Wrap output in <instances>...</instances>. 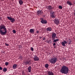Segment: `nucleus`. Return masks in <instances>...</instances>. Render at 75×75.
<instances>
[{"mask_svg": "<svg viewBox=\"0 0 75 75\" xmlns=\"http://www.w3.org/2000/svg\"><path fill=\"white\" fill-rule=\"evenodd\" d=\"M7 33L6 26L3 24L0 26V34L2 35H5Z\"/></svg>", "mask_w": 75, "mask_h": 75, "instance_id": "f257e3e1", "label": "nucleus"}, {"mask_svg": "<svg viewBox=\"0 0 75 75\" xmlns=\"http://www.w3.org/2000/svg\"><path fill=\"white\" fill-rule=\"evenodd\" d=\"M60 71L62 74H67L69 71V68L68 67L65 65H63Z\"/></svg>", "mask_w": 75, "mask_h": 75, "instance_id": "f03ea898", "label": "nucleus"}, {"mask_svg": "<svg viewBox=\"0 0 75 75\" xmlns=\"http://www.w3.org/2000/svg\"><path fill=\"white\" fill-rule=\"evenodd\" d=\"M50 62L52 64H54L57 61V58L56 57H53L51 59L49 60Z\"/></svg>", "mask_w": 75, "mask_h": 75, "instance_id": "7ed1b4c3", "label": "nucleus"}, {"mask_svg": "<svg viewBox=\"0 0 75 75\" xmlns=\"http://www.w3.org/2000/svg\"><path fill=\"white\" fill-rule=\"evenodd\" d=\"M40 20H41L40 22L42 24H47L48 22H47V21L46 20H44L43 18H40Z\"/></svg>", "mask_w": 75, "mask_h": 75, "instance_id": "20e7f679", "label": "nucleus"}, {"mask_svg": "<svg viewBox=\"0 0 75 75\" xmlns=\"http://www.w3.org/2000/svg\"><path fill=\"white\" fill-rule=\"evenodd\" d=\"M54 8L51 6H49L47 7V9L48 11L49 12L52 11V10H53Z\"/></svg>", "mask_w": 75, "mask_h": 75, "instance_id": "39448f33", "label": "nucleus"}, {"mask_svg": "<svg viewBox=\"0 0 75 75\" xmlns=\"http://www.w3.org/2000/svg\"><path fill=\"white\" fill-rule=\"evenodd\" d=\"M54 22L57 25H58L59 24V21L58 19L55 18L54 20Z\"/></svg>", "mask_w": 75, "mask_h": 75, "instance_id": "423d86ee", "label": "nucleus"}, {"mask_svg": "<svg viewBox=\"0 0 75 75\" xmlns=\"http://www.w3.org/2000/svg\"><path fill=\"white\" fill-rule=\"evenodd\" d=\"M50 16L52 18H55V16H54V12L53 11H51L50 12Z\"/></svg>", "mask_w": 75, "mask_h": 75, "instance_id": "0eeeda50", "label": "nucleus"}, {"mask_svg": "<svg viewBox=\"0 0 75 75\" xmlns=\"http://www.w3.org/2000/svg\"><path fill=\"white\" fill-rule=\"evenodd\" d=\"M56 34L54 33H52V40L55 39V38L56 37Z\"/></svg>", "mask_w": 75, "mask_h": 75, "instance_id": "6e6552de", "label": "nucleus"}, {"mask_svg": "<svg viewBox=\"0 0 75 75\" xmlns=\"http://www.w3.org/2000/svg\"><path fill=\"white\" fill-rule=\"evenodd\" d=\"M67 41L64 40L63 42H62L61 43V44L63 46H66V45H65L67 44Z\"/></svg>", "mask_w": 75, "mask_h": 75, "instance_id": "1a4fd4ad", "label": "nucleus"}, {"mask_svg": "<svg viewBox=\"0 0 75 75\" xmlns=\"http://www.w3.org/2000/svg\"><path fill=\"white\" fill-rule=\"evenodd\" d=\"M31 61H26L25 62V65H30V64H31Z\"/></svg>", "mask_w": 75, "mask_h": 75, "instance_id": "9d476101", "label": "nucleus"}, {"mask_svg": "<svg viewBox=\"0 0 75 75\" xmlns=\"http://www.w3.org/2000/svg\"><path fill=\"white\" fill-rule=\"evenodd\" d=\"M67 4L69 5L70 6H72L73 5V4L70 1H67Z\"/></svg>", "mask_w": 75, "mask_h": 75, "instance_id": "9b49d317", "label": "nucleus"}, {"mask_svg": "<svg viewBox=\"0 0 75 75\" xmlns=\"http://www.w3.org/2000/svg\"><path fill=\"white\" fill-rule=\"evenodd\" d=\"M52 29L51 27H49L46 28V31L47 32L49 31V32L52 31Z\"/></svg>", "mask_w": 75, "mask_h": 75, "instance_id": "f8f14e48", "label": "nucleus"}, {"mask_svg": "<svg viewBox=\"0 0 75 75\" xmlns=\"http://www.w3.org/2000/svg\"><path fill=\"white\" fill-rule=\"evenodd\" d=\"M48 75H54V74L52 71H48Z\"/></svg>", "mask_w": 75, "mask_h": 75, "instance_id": "ddd939ff", "label": "nucleus"}, {"mask_svg": "<svg viewBox=\"0 0 75 75\" xmlns=\"http://www.w3.org/2000/svg\"><path fill=\"white\" fill-rule=\"evenodd\" d=\"M29 32L31 33H33L34 32V29H31L29 30Z\"/></svg>", "mask_w": 75, "mask_h": 75, "instance_id": "4468645a", "label": "nucleus"}, {"mask_svg": "<svg viewBox=\"0 0 75 75\" xmlns=\"http://www.w3.org/2000/svg\"><path fill=\"white\" fill-rule=\"evenodd\" d=\"M19 3L20 5H22L23 4V2L22 0H19Z\"/></svg>", "mask_w": 75, "mask_h": 75, "instance_id": "2eb2a0df", "label": "nucleus"}, {"mask_svg": "<svg viewBox=\"0 0 75 75\" xmlns=\"http://www.w3.org/2000/svg\"><path fill=\"white\" fill-rule=\"evenodd\" d=\"M17 67V64H13V69H16Z\"/></svg>", "mask_w": 75, "mask_h": 75, "instance_id": "dca6fc26", "label": "nucleus"}, {"mask_svg": "<svg viewBox=\"0 0 75 75\" xmlns=\"http://www.w3.org/2000/svg\"><path fill=\"white\" fill-rule=\"evenodd\" d=\"M42 13V11H38V15H41Z\"/></svg>", "mask_w": 75, "mask_h": 75, "instance_id": "f3484780", "label": "nucleus"}, {"mask_svg": "<svg viewBox=\"0 0 75 75\" xmlns=\"http://www.w3.org/2000/svg\"><path fill=\"white\" fill-rule=\"evenodd\" d=\"M52 40H54L53 42H56L57 41H59V40L58 39H52Z\"/></svg>", "mask_w": 75, "mask_h": 75, "instance_id": "a211bd4d", "label": "nucleus"}, {"mask_svg": "<svg viewBox=\"0 0 75 75\" xmlns=\"http://www.w3.org/2000/svg\"><path fill=\"white\" fill-rule=\"evenodd\" d=\"M28 70L29 72H31V66H30L28 67Z\"/></svg>", "mask_w": 75, "mask_h": 75, "instance_id": "6ab92c4d", "label": "nucleus"}, {"mask_svg": "<svg viewBox=\"0 0 75 75\" xmlns=\"http://www.w3.org/2000/svg\"><path fill=\"white\" fill-rule=\"evenodd\" d=\"M34 60L35 61H38V57L36 56H35L34 57Z\"/></svg>", "mask_w": 75, "mask_h": 75, "instance_id": "aec40b11", "label": "nucleus"}, {"mask_svg": "<svg viewBox=\"0 0 75 75\" xmlns=\"http://www.w3.org/2000/svg\"><path fill=\"white\" fill-rule=\"evenodd\" d=\"M10 21H11V23H13L15 21V19H14V18H12Z\"/></svg>", "mask_w": 75, "mask_h": 75, "instance_id": "412c9836", "label": "nucleus"}, {"mask_svg": "<svg viewBox=\"0 0 75 75\" xmlns=\"http://www.w3.org/2000/svg\"><path fill=\"white\" fill-rule=\"evenodd\" d=\"M45 67L46 68H47L48 67L49 65L48 64H46L45 65Z\"/></svg>", "mask_w": 75, "mask_h": 75, "instance_id": "4be33fe9", "label": "nucleus"}, {"mask_svg": "<svg viewBox=\"0 0 75 75\" xmlns=\"http://www.w3.org/2000/svg\"><path fill=\"white\" fill-rule=\"evenodd\" d=\"M7 71V70L6 68H4L3 69V71H4V72H6V71Z\"/></svg>", "mask_w": 75, "mask_h": 75, "instance_id": "5701e85b", "label": "nucleus"}, {"mask_svg": "<svg viewBox=\"0 0 75 75\" xmlns=\"http://www.w3.org/2000/svg\"><path fill=\"white\" fill-rule=\"evenodd\" d=\"M7 18H8V20H9L11 21V17H10L9 16H8L7 17Z\"/></svg>", "mask_w": 75, "mask_h": 75, "instance_id": "b1692460", "label": "nucleus"}, {"mask_svg": "<svg viewBox=\"0 0 75 75\" xmlns=\"http://www.w3.org/2000/svg\"><path fill=\"white\" fill-rule=\"evenodd\" d=\"M59 9L62 10V7L60 5L59 6Z\"/></svg>", "mask_w": 75, "mask_h": 75, "instance_id": "393cba45", "label": "nucleus"}, {"mask_svg": "<svg viewBox=\"0 0 75 75\" xmlns=\"http://www.w3.org/2000/svg\"><path fill=\"white\" fill-rule=\"evenodd\" d=\"M23 59V57L22 56H19V59Z\"/></svg>", "mask_w": 75, "mask_h": 75, "instance_id": "a878e982", "label": "nucleus"}, {"mask_svg": "<svg viewBox=\"0 0 75 75\" xmlns=\"http://www.w3.org/2000/svg\"><path fill=\"white\" fill-rule=\"evenodd\" d=\"M5 65L6 66H7V65H8V62H6L5 63Z\"/></svg>", "mask_w": 75, "mask_h": 75, "instance_id": "bb28decb", "label": "nucleus"}, {"mask_svg": "<svg viewBox=\"0 0 75 75\" xmlns=\"http://www.w3.org/2000/svg\"><path fill=\"white\" fill-rule=\"evenodd\" d=\"M12 31L13 33H14V34H15V33H16V32L15 30H13Z\"/></svg>", "mask_w": 75, "mask_h": 75, "instance_id": "cd10ccee", "label": "nucleus"}, {"mask_svg": "<svg viewBox=\"0 0 75 75\" xmlns=\"http://www.w3.org/2000/svg\"><path fill=\"white\" fill-rule=\"evenodd\" d=\"M71 40H70L69 41V43H68V45H70L71 44Z\"/></svg>", "mask_w": 75, "mask_h": 75, "instance_id": "c85d7f7f", "label": "nucleus"}, {"mask_svg": "<svg viewBox=\"0 0 75 75\" xmlns=\"http://www.w3.org/2000/svg\"><path fill=\"white\" fill-rule=\"evenodd\" d=\"M5 44L6 46H8L9 45L8 44H7V43H5Z\"/></svg>", "mask_w": 75, "mask_h": 75, "instance_id": "c756f323", "label": "nucleus"}, {"mask_svg": "<svg viewBox=\"0 0 75 75\" xmlns=\"http://www.w3.org/2000/svg\"><path fill=\"white\" fill-rule=\"evenodd\" d=\"M45 37H43L42 39V40H45Z\"/></svg>", "mask_w": 75, "mask_h": 75, "instance_id": "7c9ffc66", "label": "nucleus"}, {"mask_svg": "<svg viewBox=\"0 0 75 75\" xmlns=\"http://www.w3.org/2000/svg\"><path fill=\"white\" fill-rule=\"evenodd\" d=\"M31 51H33V50H34V49H33V47H31Z\"/></svg>", "mask_w": 75, "mask_h": 75, "instance_id": "2f4dec72", "label": "nucleus"}, {"mask_svg": "<svg viewBox=\"0 0 75 75\" xmlns=\"http://www.w3.org/2000/svg\"><path fill=\"white\" fill-rule=\"evenodd\" d=\"M3 68L1 67H0V70H2Z\"/></svg>", "mask_w": 75, "mask_h": 75, "instance_id": "473e14b6", "label": "nucleus"}, {"mask_svg": "<svg viewBox=\"0 0 75 75\" xmlns=\"http://www.w3.org/2000/svg\"><path fill=\"white\" fill-rule=\"evenodd\" d=\"M56 45V43L55 42H54L53 44V46H55Z\"/></svg>", "mask_w": 75, "mask_h": 75, "instance_id": "72a5a7b5", "label": "nucleus"}, {"mask_svg": "<svg viewBox=\"0 0 75 75\" xmlns=\"http://www.w3.org/2000/svg\"><path fill=\"white\" fill-rule=\"evenodd\" d=\"M50 41L49 40V41H48V42H47L48 43H49L50 42Z\"/></svg>", "mask_w": 75, "mask_h": 75, "instance_id": "f704fd0d", "label": "nucleus"}, {"mask_svg": "<svg viewBox=\"0 0 75 75\" xmlns=\"http://www.w3.org/2000/svg\"><path fill=\"white\" fill-rule=\"evenodd\" d=\"M73 2H74V5H75V1H73Z\"/></svg>", "mask_w": 75, "mask_h": 75, "instance_id": "c9c22d12", "label": "nucleus"}, {"mask_svg": "<svg viewBox=\"0 0 75 75\" xmlns=\"http://www.w3.org/2000/svg\"><path fill=\"white\" fill-rule=\"evenodd\" d=\"M2 18H1L0 17V21H1V20H2Z\"/></svg>", "mask_w": 75, "mask_h": 75, "instance_id": "e433bc0d", "label": "nucleus"}, {"mask_svg": "<svg viewBox=\"0 0 75 75\" xmlns=\"http://www.w3.org/2000/svg\"><path fill=\"white\" fill-rule=\"evenodd\" d=\"M41 38H42V37H40V39H41Z\"/></svg>", "mask_w": 75, "mask_h": 75, "instance_id": "4c0bfd02", "label": "nucleus"}, {"mask_svg": "<svg viewBox=\"0 0 75 75\" xmlns=\"http://www.w3.org/2000/svg\"><path fill=\"white\" fill-rule=\"evenodd\" d=\"M37 33H38V30L37 31Z\"/></svg>", "mask_w": 75, "mask_h": 75, "instance_id": "58836bf2", "label": "nucleus"}, {"mask_svg": "<svg viewBox=\"0 0 75 75\" xmlns=\"http://www.w3.org/2000/svg\"><path fill=\"white\" fill-rule=\"evenodd\" d=\"M54 48H56V47L55 46H54Z\"/></svg>", "mask_w": 75, "mask_h": 75, "instance_id": "ea45409f", "label": "nucleus"}, {"mask_svg": "<svg viewBox=\"0 0 75 75\" xmlns=\"http://www.w3.org/2000/svg\"><path fill=\"white\" fill-rule=\"evenodd\" d=\"M38 61L39 60V59H38Z\"/></svg>", "mask_w": 75, "mask_h": 75, "instance_id": "a19ab883", "label": "nucleus"}, {"mask_svg": "<svg viewBox=\"0 0 75 75\" xmlns=\"http://www.w3.org/2000/svg\"><path fill=\"white\" fill-rule=\"evenodd\" d=\"M74 15H75V13H74Z\"/></svg>", "mask_w": 75, "mask_h": 75, "instance_id": "79ce46f5", "label": "nucleus"}]
</instances>
